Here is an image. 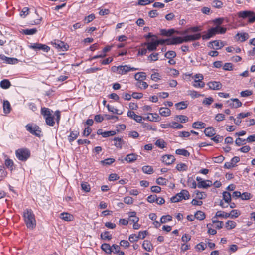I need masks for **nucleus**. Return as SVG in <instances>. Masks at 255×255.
<instances>
[{
  "instance_id": "34",
  "label": "nucleus",
  "mask_w": 255,
  "mask_h": 255,
  "mask_svg": "<svg viewBox=\"0 0 255 255\" xmlns=\"http://www.w3.org/2000/svg\"><path fill=\"white\" fill-rule=\"evenodd\" d=\"M225 227L228 230H231L236 227V223L233 221H228L226 222Z\"/></svg>"
},
{
  "instance_id": "27",
  "label": "nucleus",
  "mask_w": 255,
  "mask_h": 255,
  "mask_svg": "<svg viewBox=\"0 0 255 255\" xmlns=\"http://www.w3.org/2000/svg\"><path fill=\"white\" fill-rule=\"evenodd\" d=\"M175 153L178 155H183L185 157L190 156V153L185 149H178L176 150Z\"/></svg>"
},
{
  "instance_id": "36",
  "label": "nucleus",
  "mask_w": 255,
  "mask_h": 255,
  "mask_svg": "<svg viewBox=\"0 0 255 255\" xmlns=\"http://www.w3.org/2000/svg\"><path fill=\"white\" fill-rule=\"evenodd\" d=\"M142 171L146 174H151L153 173V170L151 166H144L142 168Z\"/></svg>"
},
{
  "instance_id": "29",
  "label": "nucleus",
  "mask_w": 255,
  "mask_h": 255,
  "mask_svg": "<svg viewBox=\"0 0 255 255\" xmlns=\"http://www.w3.org/2000/svg\"><path fill=\"white\" fill-rule=\"evenodd\" d=\"M223 200L227 203H230L231 201V195L230 193L227 191H224L223 193Z\"/></svg>"
},
{
  "instance_id": "12",
  "label": "nucleus",
  "mask_w": 255,
  "mask_h": 255,
  "mask_svg": "<svg viewBox=\"0 0 255 255\" xmlns=\"http://www.w3.org/2000/svg\"><path fill=\"white\" fill-rule=\"evenodd\" d=\"M175 160L174 156L172 155H164L162 157V161L166 165H170Z\"/></svg>"
},
{
  "instance_id": "32",
  "label": "nucleus",
  "mask_w": 255,
  "mask_h": 255,
  "mask_svg": "<svg viewBox=\"0 0 255 255\" xmlns=\"http://www.w3.org/2000/svg\"><path fill=\"white\" fill-rule=\"evenodd\" d=\"M195 218L199 220H203L205 218V215L204 213L201 211H198L194 215Z\"/></svg>"
},
{
  "instance_id": "14",
  "label": "nucleus",
  "mask_w": 255,
  "mask_h": 255,
  "mask_svg": "<svg viewBox=\"0 0 255 255\" xmlns=\"http://www.w3.org/2000/svg\"><path fill=\"white\" fill-rule=\"evenodd\" d=\"M127 115L128 117L134 120L138 123H140L142 119V117L141 116L136 115L133 111H128Z\"/></svg>"
},
{
  "instance_id": "18",
  "label": "nucleus",
  "mask_w": 255,
  "mask_h": 255,
  "mask_svg": "<svg viewBox=\"0 0 255 255\" xmlns=\"http://www.w3.org/2000/svg\"><path fill=\"white\" fill-rule=\"evenodd\" d=\"M238 15L239 17L245 18L247 17L250 18L254 15V12L251 11H242L238 13Z\"/></svg>"
},
{
  "instance_id": "20",
  "label": "nucleus",
  "mask_w": 255,
  "mask_h": 255,
  "mask_svg": "<svg viewBox=\"0 0 255 255\" xmlns=\"http://www.w3.org/2000/svg\"><path fill=\"white\" fill-rule=\"evenodd\" d=\"M204 133L207 136L212 137L216 134V132L213 127H208L205 129Z\"/></svg>"
},
{
  "instance_id": "5",
  "label": "nucleus",
  "mask_w": 255,
  "mask_h": 255,
  "mask_svg": "<svg viewBox=\"0 0 255 255\" xmlns=\"http://www.w3.org/2000/svg\"><path fill=\"white\" fill-rule=\"evenodd\" d=\"M51 44L54 47L61 51H66L69 47L67 43L59 40H53L51 42Z\"/></svg>"
},
{
  "instance_id": "1",
  "label": "nucleus",
  "mask_w": 255,
  "mask_h": 255,
  "mask_svg": "<svg viewBox=\"0 0 255 255\" xmlns=\"http://www.w3.org/2000/svg\"><path fill=\"white\" fill-rule=\"evenodd\" d=\"M53 111H51L49 109L45 107L41 108V113L44 117L46 124L49 126H53L55 124L54 120V116L56 117L55 120L57 123L58 124L60 119V113L59 111H56L55 112L54 115L52 114Z\"/></svg>"
},
{
  "instance_id": "16",
  "label": "nucleus",
  "mask_w": 255,
  "mask_h": 255,
  "mask_svg": "<svg viewBox=\"0 0 255 255\" xmlns=\"http://www.w3.org/2000/svg\"><path fill=\"white\" fill-rule=\"evenodd\" d=\"M235 37L236 38L238 37L237 40L243 42L245 41L249 38V35L248 33H246V32H243V33H238L236 34Z\"/></svg>"
},
{
  "instance_id": "37",
  "label": "nucleus",
  "mask_w": 255,
  "mask_h": 255,
  "mask_svg": "<svg viewBox=\"0 0 255 255\" xmlns=\"http://www.w3.org/2000/svg\"><path fill=\"white\" fill-rule=\"evenodd\" d=\"M0 85L1 87H2V88L7 89L10 86L11 84L9 80L4 79L0 82Z\"/></svg>"
},
{
  "instance_id": "19",
  "label": "nucleus",
  "mask_w": 255,
  "mask_h": 255,
  "mask_svg": "<svg viewBox=\"0 0 255 255\" xmlns=\"http://www.w3.org/2000/svg\"><path fill=\"white\" fill-rule=\"evenodd\" d=\"M59 218L65 221H70L73 220V216L68 213L63 212L60 214Z\"/></svg>"
},
{
  "instance_id": "58",
  "label": "nucleus",
  "mask_w": 255,
  "mask_h": 255,
  "mask_svg": "<svg viewBox=\"0 0 255 255\" xmlns=\"http://www.w3.org/2000/svg\"><path fill=\"white\" fill-rule=\"evenodd\" d=\"M164 143H165V142L163 140L158 139V140H156V141L155 142V145L157 147L163 149L165 147Z\"/></svg>"
},
{
  "instance_id": "53",
  "label": "nucleus",
  "mask_w": 255,
  "mask_h": 255,
  "mask_svg": "<svg viewBox=\"0 0 255 255\" xmlns=\"http://www.w3.org/2000/svg\"><path fill=\"white\" fill-rule=\"evenodd\" d=\"M229 214H230V217L232 218H237L240 215V212L237 210H232L230 213H229Z\"/></svg>"
},
{
  "instance_id": "52",
  "label": "nucleus",
  "mask_w": 255,
  "mask_h": 255,
  "mask_svg": "<svg viewBox=\"0 0 255 255\" xmlns=\"http://www.w3.org/2000/svg\"><path fill=\"white\" fill-rule=\"evenodd\" d=\"M149 115H151L150 121L157 122L159 121V116L157 113H149Z\"/></svg>"
},
{
  "instance_id": "56",
  "label": "nucleus",
  "mask_w": 255,
  "mask_h": 255,
  "mask_svg": "<svg viewBox=\"0 0 255 255\" xmlns=\"http://www.w3.org/2000/svg\"><path fill=\"white\" fill-rule=\"evenodd\" d=\"M174 41L175 43V45L181 44L184 42V37L183 38L181 37H174Z\"/></svg>"
},
{
  "instance_id": "26",
  "label": "nucleus",
  "mask_w": 255,
  "mask_h": 255,
  "mask_svg": "<svg viewBox=\"0 0 255 255\" xmlns=\"http://www.w3.org/2000/svg\"><path fill=\"white\" fill-rule=\"evenodd\" d=\"M135 79L140 82L146 79V75L144 72H138L135 74L134 76Z\"/></svg>"
},
{
  "instance_id": "40",
  "label": "nucleus",
  "mask_w": 255,
  "mask_h": 255,
  "mask_svg": "<svg viewBox=\"0 0 255 255\" xmlns=\"http://www.w3.org/2000/svg\"><path fill=\"white\" fill-rule=\"evenodd\" d=\"M79 134V132L77 131H71L70 133V135L69 136V141L70 142L74 141L78 137Z\"/></svg>"
},
{
  "instance_id": "33",
  "label": "nucleus",
  "mask_w": 255,
  "mask_h": 255,
  "mask_svg": "<svg viewBox=\"0 0 255 255\" xmlns=\"http://www.w3.org/2000/svg\"><path fill=\"white\" fill-rule=\"evenodd\" d=\"M188 94L190 95L192 98H195L200 96L203 97L204 94H199L197 91L194 90H189L188 91Z\"/></svg>"
},
{
  "instance_id": "48",
  "label": "nucleus",
  "mask_w": 255,
  "mask_h": 255,
  "mask_svg": "<svg viewBox=\"0 0 255 255\" xmlns=\"http://www.w3.org/2000/svg\"><path fill=\"white\" fill-rule=\"evenodd\" d=\"M114 141H115V143H114L115 146H116L117 147H119V148H122V139L121 138H120V137H115L114 138Z\"/></svg>"
},
{
  "instance_id": "43",
  "label": "nucleus",
  "mask_w": 255,
  "mask_h": 255,
  "mask_svg": "<svg viewBox=\"0 0 255 255\" xmlns=\"http://www.w3.org/2000/svg\"><path fill=\"white\" fill-rule=\"evenodd\" d=\"M175 106L177 108V109L179 110H183L187 108V104L185 103V102L182 101L178 103H176L175 105Z\"/></svg>"
},
{
  "instance_id": "15",
  "label": "nucleus",
  "mask_w": 255,
  "mask_h": 255,
  "mask_svg": "<svg viewBox=\"0 0 255 255\" xmlns=\"http://www.w3.org/2000/svg\"><path fill=\"white\" fill-rule=\"evenodd\" d=\"M201 37V34L197 33L193 35H188L184 36L185 42L194 41L199 39Z\"/></svg>"
},
{
  "instance_id": "44",
  "label": "nucleus",
  "mask_w": 255,
  "mask_h": 255,
  "mask_svg": "<svg viewBox=\"0 0 255 255\" xmlns=\"http://www.w3.org/2000/svg\"><path fill=\"white\" fill-rule=\"evenodd\" d=\"M37 32V29L36 28L32 29H26L23 30V33L25 35H33L35 34Z\"/></svg>"
},
{
  "instance_id": "3",
  "label": "nucleus",
  "mask_w": 255,
  "mask_h": 255,
  "mask_svg": "<svg viewBox=\"0 0 255 255\" xmlns=\"http://www.w3.org/2000/svg\"><path fill=\"white\" fill-rule=\"evenodd\" d=\"M189 197L190 194L189 192L186 190L183 189L180 193H177L175 196L171 198L170 200L172 203H176L183 199H188Z\"/></svg>"
},
{
  "instance_id": "21",
  "label": "nucleus",
  "mask_w": 255,
  "mask_h": 255,
  "mask_svg": "<svg viewBox=\"0 0 255 255\" xmlns=\"http://www.w3.org/2000/svg\"><path fill=\"white\" fill-rule=\"evenodd\" d=\"M159 114L164 117L169 116L171 114L170 110L167 107H161L159 110Z\"/></svg>"
},
{
  "instance_id": "51",
  "label": "nucleus",
  "mask_w": 255,
  "mask_h": 255,
  "mask_svg": "<svg viewBox=\"0 0 255 255\" xmlns=\"http://www.w3.org/2000/svg\"><path fill=\"white\" fill-rule=\"evenodd\" d=\"M168 180L162 177H159L156 180V183L160 185H164L167 184Z\"/></svg>"
},
{
  "instance_id": "42",
  "label": "nucleus",
  "mask_w": 255,
  "mask_h": 255,
  "mask_svg": "<svg viewBox=\"0 0 255 255\" xmlns=\"http://www.w3.org/2000/svg\"><path fill=\"white\" fill-rule=\"evenodd\" d=\"M176 56V53L174 51H168L165 54V57L168 59H173Z\"/></svg>"
},
{
  "instance_id": "39",
  "label": "nucleus",
  "mask_w": 255,
  "mask_h": 255,
  "mask_svg": "<svg viewBox=\"0 0 255 255\" xmlns=\"http://www.w3.org/2000/svg\"><path fill=\"white\" fill-rule=\"evenodd\" d=\"M176 168L179 171H186L188 168L187 165L183 163L178 164Z\"/></svg>"
},
{
  "instance_id": "7",
  "label": "nucleus",
  "mask_w": 255,
  "mask_h": 255,
  "mask_svg": "<svg viewBox=\"0 0 255 255\" xmlns=\"http://www.w3.org/2000/svg\"><path fill=\"white\" fill-rule=\"evenodd\" d=\"M26 128L27 130L30 132L31 134L38 137L40 136L41 130L40 128L38 126H35L32 127L31 125L27 124L26 126Z\"/></svg>"
},
{
  "instance_id": "6",
  "label": "nucleus",
  "mask_w": 255,
  "mask_h": 255,
  "mask_svg": "<svg viewBox=\"0 0 255 255\" xmlns=\"http://www.w3.org/2000/svg\"><path fill=\"white\" fill-rule=\"evenodd\" d=\"M196 180L198 182L197 187L199 188H207L212 185V182L210 180H202L200 177H196Z\"/></svg>"
},
{
  "instance_id": "49",
  "label": "nucleus",
  "mask_w": 255,
  "mask_h": 255,
  "mask_svg": "<svg viewBox=\"0 0 255 255\" xmlns=\"http://www.w3.org/2000/svg\"><path fill=\"white\" fill-rule=\"evenodd\" d=\"M175 31L173 29H171L168 30H166L165 29H163L161 31V33L162 35L170 36L172 35L174 33Z\"/></svg>"
},
{
  "instance_id": "35",
  "label": "nucleus",
  "mask_w": 255,
  "mask_h": 255,
  "mask_svg": "<svg viewBox=\"0 0 255 255\" xmlns=\"http://www.w3.org/2000/svg\"><path fill=\"white\" fill-rule=\"evenodd\" d=\"M193 86L195 88H203L205 86V83L202 81L194 79Z\"/></svg>"
},
{
  "instance_id": "10",
  "label": "nucleus",
  "mask_w": 255,
  "mask_h": 255,
  "mask_svg": "<svg viewBox=\"0 0 255 255\" xmlns=\"http://www.w3.org/2000/svg\"><path fill=\"white\" fill-rule=\"evenodd\" d=\"M138 70V68L131 67L128 65H125V66H120V69L119 74L121 75H123L126 74L127 72L132 71H134Z\"/></svg>"
},
{
  "instance_id": "28",
  "label": "nucleus",
  "mask_w": 255,
  "mask_h": 255,
  "mask_svg": "<svg viewBox=\"0 0 255 255\" xmlns=\"http://www.w3.org/2000/svg\"><path fill=\"white\" fill-rule=\"evenodd\" d=\"M3 111L5 114L10 113L11 106L10 103L8 101H4L3 104Z\"/></svg>"
},
{
  "instance_id": "31",
  "label": "nucleus",
  "mask_w": 255,
  "mask_h": 255,
  "mask_svg": "<svg viewBox=\"0 0 255 255\" xmlns=\"http://www.w3.org/2000/svg\"><path fill=\"white\" fill-rule=\"evenodd\" d=\"M230 214H229L228 213H226L225 212H223L221 211H217L215 215V217H222L224 218H227L230 217Z\"/></svg>"
},
{
  "instance_id": "9",
  "label": "nucleus",
  "mask_w": 255,
  "mask_h": 255,
  "mask_svg": "<svg viewBox=\"0 0 255 255\" xmlns=\"http://www.w3.org/2000/svg\"><path fill=\"white\" fill-rule=\"evenodd\" d=\"M228 106L232 108H237L242 106V103L238 99L233 98L227 101Z\"/></svg>"
},
{
  "instance_id": "64",
  "label": "nucleus",
  "mask_w": 255,
  "mask_h": 255,
  "mask_svg": "<svg viewBox=\"0 0 255 255\" xmlns=\"http://www.w3.org/2000/svg\"><path fill=\"white\" fill-rule=\"evenodd\" d=\"M216 143H219L222 141L223 137L219 135H217L211 139Z\"/></svg>"
},
{
  "instance_id": "59",
  "label": "nucleus",
  "mask_w": 255,
  "mask_h": 255,
  "mask_svg": "<svg viewBox=\"0 0 255 255\" xmlns=\"http://www.w3.org/2000/svg\"><path fill=\"white\" fill-rule=\"evenodd\" d=\"M115 159L114 158H107L103 161H101V163L104 165H110L114 163Z\"/></svg>"
},
{
  "instance_id": "24",
  "label": "nucleus",
  "mask_w": 255,
  "mask_h": 255,
  "mask_svg": "<svg viewBox=\"0 0 255 255\" xmlns=\"http://www.w3.org/2000/svg\"><path fill=\"white\" fill-rule=\"evenodd\" d=\"M101 249L107 254H111L112 252V246L107 243L102 244Z\"/></svg>"
},
{
  "instance_id": "54",
  "label": "nucleus",
  "mask_w": 255,
  "mask_h": 255,
  "mask_svg": "<svg viewBox=\"0 0 255 255\" xmlns=\"http://www.w3.org/2000/svg\"><path fill=\"white\" fill-rule=\"evenodd\" d=\"M194 193L196 195V197L198 198L199 199H202L205 198L206 196V194L204 193V192H200L198 190L195 191Z\"/></svg>"
},
{
  "instance_id": "17",
  "label": "nucleus",
  "mask_w": 255,
  "mask_h": 255,
  "mask_svg": "<svg viewBox=\"0 0 255 255\" xmlns=\"http://www.w3.org/2000/svg\"><path fill=\"white\" fill-rule=\"evenodd\" d=\"M138 156L134 153L128 154L124 160L128 163H132L137 160Z\"/></svg>"
},
{
  "instance_id": "63",
  "label": "nucleus",
  "mask_w": 255,
  "mask_h": 255,
  "mask_svg": "<svg viewBox=\"0 0 255 255\" xmlns=\"http://www.w3.org/2000/svg\"><path fill=\"white\" fill-rule=\"evenodd\" d=\"M157 199V197L156 195H154V194L151 195L149 196L147 199L148 202L150 203H152L156 202V200Z\"/></svg>"
},
{
  "instance_id": "25",
  "label": "nucleus",
  "mask_w": 255,
  "mask_h": 255,
  "mask_svg": "<svg viewBox=\"0 0 255 255\" xmlns=\"http://www.w3.org/2000/svg\"><path fill=\"white\" fill-rule=\"evenodd\" d=\"M142 247L147 251L150 252L152 249V245L150 241L145 240L142 244Z\"/></svg>"
},
{
  "instance_id": "23",
  "label": "nucleus",
  "mask_w": 255,
  "mask_h": 255,
  "mask_svg": "<svg viewBox=\"0 0 255 255\" xmlns=\"http://www.w3.org/2000/svg\"><path fill=\"white\" fill-rule=\"evenodd\" d=\"M209 44L211 45V46H210L211 48H214V47H216V49H221L222 47L224 46L223 42H220L219 41L217 40L210 42Z\"/></svg>"
},
{
  "instance_id": "57",
  "label": "nucleus",
  "mask_w": 255,
  "mask_h": 255,
  "mask_svg": "<svg viewBox=\"0 0 255 255\" xmlns=\"http://www.w3.org/2000/svg\"><path fill=\"white\" fill-rule=\"evenodd\" d=\"M5 165L7 168H10L11 170H12L13 162L12 160L10 159H6L5 161Z\"/></svg>"
},
{
  "instance_id": "46",
  "label": "nucleus",
  "mask_w": 255,
  "mask_h": 255,
  "mask_svg": "<svg viewBox=\"0 0 255 255\" xmlns=\"http://www.w3.org/2000/svg\"><path fill=\"white\" fill-rule=\"evenodd\" d=\"M212 5L213 7L220 8L222 7L223 3L221 1L215 0L212 2Z\"/></svg>"
},
{
  "instance_id": "45",
  "label": "nucleus",
  "mask_w": 255,
  "mask_h": 255,
  "mask_svg": "<svg viewBox=\"0 0 255 255\" xmlns=\"http://www.w3.org/2000/svg\"><path fill=\"white\" fill-rule=\"evenodd\" d=\"M154 1V0H138L137 4L144 6L152 3Z\"/></svg>"
},
{
  "instance_id": "62",
  "label": "nucleus",
  "mask_w": 255,
  "mask_h": 255,
  "mask_svg": "<svg viewBox=\"0 0 255 255\" xmlns=\"http://www.w3.org/2000/svg\"><path fill=\"white\" fill-rule=\"evenodd\" d=\"M207 245L205 243L203 242H201L197 244L196 246V248L198 250L203 251L206 248Z\"/></svg>"
},
{
  "instance_id": "8",
  "label": "nucleus",
  "mask_w": 255,
  "mask_h": 255,
  "mask_svg": "<svg viewBox=\"0 0 255 255\" xmlns=\"http://www.w3.org/2000/svg\"><path fill=\"white\" fill-rule=\"evenodd\" d=\"M219 26H217L216 27H213L209 29L207 33L202 35V37L203 40L209 39L210 38L213 37L218 33Z\"/></svg>"
},
{
  "instance_id": "60",
  "label": "nucleus",
  "mask_w": 255,
  "mask_h": 255,
  "mask_svg": "<svg viewBox=\"0 0 255 255\" xmlns=\"http://www.w3.org/2000/svg\"><path fill=\"white\" fill-rule=\"evenodd\" d=\"M214 100L212 97L206 98L202 102L203 104L210 105L213 102Z\"/></svg>"
},
{
  "instance_id": "13",
  "label": "nucleus",
  "mask_w": 255,
  "mask_h": 255,
  "mask_svg": "<svg viewBox=\"0 0 255 255\" xmlns=\"http://www.w3.org/2000/svg\"><path fill=\"white\" fill-rule=\"evenodd\" d=\"M0 59L7 64H15L18 62V60L16 58L7 57L4 55H0Z\"/></svg>"
},
{
  "instance_id": "2",
  "label": "nucleus",
  "mask_w": 255,
  "mask_h": 255,
  "mask_svg": "<svg viewBox=\"0 0 255 255\" xmlns=\"http://www.w3.org/2000/svg\"><path fill=\"white\" fill-rule=\"evenodd\" d=\"M24 222L27 227L30 229H33L35 228L36 221L35 215L31 209H26L23 212Z\"/></svg>"
},
{
  "instance_id": "4",
  "label": "nucleus",
  "mask_w": 255,
  "mask_h": 255,
  "mask_svg": "<svg viewBox=\"0 0 255 255\" xmlns=\"http://www.w3.org/2000/svg\"><path fill=\"white\" fill-rule=\"evenodd\" d=\"M16 156L21 161H26L30 156V151L27 149H19L16 151Z\"/></svg>"
},
{
  "instance_id": "61",
  "label": "nucleus",
  "mask_w": 255,
  "mask_h": 255,
  "mask_svg": "<svg viewBox=\"0 0 255 255\" xmlns=\"http://www.w3.org/2000/svg\"><path fill=\"white\" fill-rule=\"evenodd\" d=\"M252 94V92L249 90L243 91L240 93V95L242 97H246Z\"/></svg>"
},
{
  "instance_id": "22",
  "label": "nucleus",
  "mask_w": 255,
  "mask_h": 255,
  "mask_svg": "<svg viewBox=\"0 0 255 255\" xmlns=\"http://www.w3.org/2000/svg\"><path fill=\"white\" fill-rule=\"evenodd\" d=\"M144 44L147 45V49L150 51L155 50L158 46L155 41L145 43Z\"/></svg>"
},
{
  "instance_id": "55",
  "label": "nucleus",
  "mask_w": 255,
  "mask_h": 255,
  "mask_svg": "<svg viewBox=\"0 0 255 255\" xmlns=\"http://www.w3.org/2000/svg\"><path fill=\"white\" fill-rule=\"evenodd\" d=\"M161 76L158 73H154L151 75V79L155 82H157L161 79Z\"/></svg>"
},
{
  "instance_id": "50",
  "label": "nucleus",
  "mask_w": 255,
  "mask_h": 255,
  "mask_svg": "<svg viewBox=\"0 0 255 255\" xmlns=\"http://www.w3.org/2000/svg\"><path fill=\"white\" fill-rule=\"evenodd\" d=\"M172 220V217L170 215L162 216L160 219L161 223H165L167 221H170Z\"/></svg>"
},
{
  "instance_id": "38",
  "label": "nucleus",
  "mask_w": 255,
  "mask_h": 255,
  "mask_svg": "<svg viewBox=\"0 0 255 255\" xmlns=\"http://www.w3.org/2000/svg\"><path fill=\"white\" fill-rule=\"evenodd\" d=\"M101 238L104 240H110L112 239V235L109 234L108 231H105L101 234Z\"/></svg>"
},
{
  "instance_id": "30",
  "label": "nucleus",
  "mask_w": 255,
  "mask_h": 255,
  "mask_svg": "<svg viewBox=\"0 0 255 255\" xmlns=\"http://www.w3.org/2000/svg\"><path fill=\"white\" fill-rule=\"evenodd\" d=\"M206 124L202 122H196L192 124V127L196 129L204 128Z\"/></svg>"
},
{
  "instance_id": "41",
  "label": "nucleus",
  "mask_w": 255,
  "mask_h": 255,
  "mask_svg": "<svg viewBox=\"0 0 255 255\" xmlns=\"http://www.w3.org/2000/svg\"><path fill=\"white\" fill-rule=\"evenodd\" d=\"M176 119L177 121L183 123L188 121V118L185 115H177L176 117Z\"/></svg>"
},
{
  "instance_id": "11",
  "label": "nucleus",
  "mask_w": 255,
  "mask_h": 255,
  "mask_svg": "<svg viewBox=\"0 0 255 255\" xmlns=\"http://www.w3.org/2000/svg\"><path fill=\"white\" fill-rule=\"evenodd\" d=\"M209 88L213 90H218L222 88V85L219 81H211L207 83Z\"/></svg>"
},
{
  "instance_id": "47",
  "label": "nucleus",
  "mask_w": 255,
  "mask_h": 255,
  "mask_svg": "<svg viewBox=\"0 0 255 255\" xmlns=\"http://www.w3.org/2000/svg\"><path fill=\"white\" fill-rule=\"evenodd\" d=\"M81 188L82 189L86 192H88L90 191V186L87 182H84L82 183Z\"/></svg>"
}]
</instances>
